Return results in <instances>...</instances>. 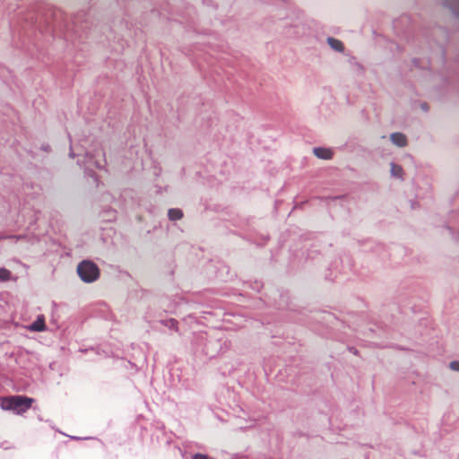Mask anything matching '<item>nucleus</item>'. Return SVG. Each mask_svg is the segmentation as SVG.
<instances>
[{
	"label": "nucleus",
	"mask_w": 459,
	"mask_h": 459,
	"mask_svg": "<svg viewBox=\"0 0 459 459\" xmlns=\"http://www.w3.org/2000/svg\"><path fill=\"white\" fill-rule=\"evenodd\" d=\"M391 173L393 176L401 178L402 174H403V168L399 165L392 163L391 164Z\"/></svg>",
	"instance_id": "obj_8"
},
{
	"label": "nucleus",
	"mask_w": 459,
	"mask_h": 459,
	"mask_svg": "<svg viewBox=\"0 0 459 459\" xmlns=\"http://www.w3.org/2000/svg\"><path fill=\"white\" fill-rule=\"evenodd\" d=\"M194 459H209V458L204 455L197 454L194 456Z\"/></svg>",
	"instance_id": "obj_11"
},
{
	"label": "nucleus",
	"mask_w": 459,
	"mask_h": 459,
	"mask_svg": "<svg viewBox=\"0 0 459 459\" xmlns=\"http://www.w3.org/2000/svg\"><path fill=\"white\" fill-rule=\"evenodd\" d=\"M390 139L394 144L399 147H404L407 145V138L402 133H394L390 135Z\"/></svg>",
	"instance_id": "obj_3"
},
{
	"label": "nucleus",
	"mask_w": 459,
	"mask_h": 459,
	"mask_svg": "<svg viewBox=\"0 0 459 459\" xmlns=\"http://www.w3.org/2000/svg\"><path fill=\"white\" fill-rule=\"evenodd\" d=\"M10 275L11 273L8 270L2 268V281L9 280L11 278Z\"/></svg>",
	"instance_id": "obj_9"
},
{
	"label": "nucleus",
	"mask_w": 459,
	"mask_h": 459,
	"mask_svg": "<svg viewBox=\"0 0 459 459\" xmlns=\"http://www.w3.org/2000/svg\"><path fill=\"white\" fill-rule=\"evenodd\" d=\"M449 367L452 370L459 371V361H452Z\"/></svg>",
	"instance_id": "obj_10"
},
{
	"label": "nucleus",
	"mask_w": 459,
	"mask_h": 459,
	"mask_svg": "<svg viewBox=\"0 0 459 459\" xmlns=\"http://www.w3.org/2000/svg\"><path fill=\"white\" fill-rule=\"evenodd\" d=\"M169 218L171 220V221H177V220H179L183 217V212L181 210L179 209H170L169 211Z\"/></svg>",
	"instance_id": "obj_6"
},
{
	"label": "nucleus",
	"mask_w": 459,
	"mask_h": 459,
	"mask_svg": "<svg viewBox=\"0 0 459 459\" xmlns=\"http://www.w3.org/2000/svg\"><path fill=\"white\" fill-rule=\"evenodd\" d=\"M313 152L319 159L330 160L333 157V152L327 148H315Z\"/></svg>",
	"instance_id": "obj_4"
},
{
	"label": "nucleus",
	"mask_w": 459,
	"mask_h": 459,
	"mask_svg": "<svg viewBox=\"0 0 459 459\" xmlns=\"http://www.w3.org/2000/svg\"><path fill=\"white\" fill-rule=\"evenodd\" d=\"M328 43L332 48L336 51L342 52L344 48L342 41L333 38H328Z\"/></svg>",
	"instance_id": "obj_5"
},
{
	"label": "nucleus",
	"mask_w": 459,
	"mask_h": 459,
	"mask_svg": "<svg viewBox=\"0 0 459 459\" xmlns=\"http://www.w3.org/2000/svg\"><path fill=\"white\" fill-rule=\"evenodd\" d=\"M171 326H176L178 322L175 319L170 320Z\"/></svg>",
	"instance_id": "obj_12"
},
{
	"label": "nucleus",
	"mask_w": 459,
	"mask_h": 459,
	"mask_svg": "<svg viewBox=\"0 0 459 459\" xmlns=\"http://www.w3.org/2000/svg\"><path fill=\"white\" fill-rule=\"evenodd\" d=\"M80 278L85 282H92L100 276L98 266L91 261H82L77 266Z\"/></svg>",
	"instance_id": "obj_2"
},
{
	"label": "nucleus",
	"mask_w": 459,
	"mask_h": 459,
	"mask_svg": "<svg viewBox=\"0 0 459 459\" xmlns=\"http://www.w3.org/2000/svg\"><path fill=\"white\" fill-rule=\"evenodd\" d=\"M34 403L30 397L22 395H11L2 397V410L12 411L16 414H22L27 411Z\"/></svg>",
	"instance_id": "obj_1"
},
{
	"label": "nucleus",
	"mask_w": 459,
	"mask_h": 459,
	"mask_svg": "<svg viewBox=\"0 0 459 459\" xmlns=\"http://www.w3.org/2000/svg\"><path fill=\"white\" fill-rule=\"evenodd\" d=\"M45 327L44 318H38L36 322L30 326L33 331H42Z\"/></svg>",
	"instance_id": "obj_7"
}]
</instances>
